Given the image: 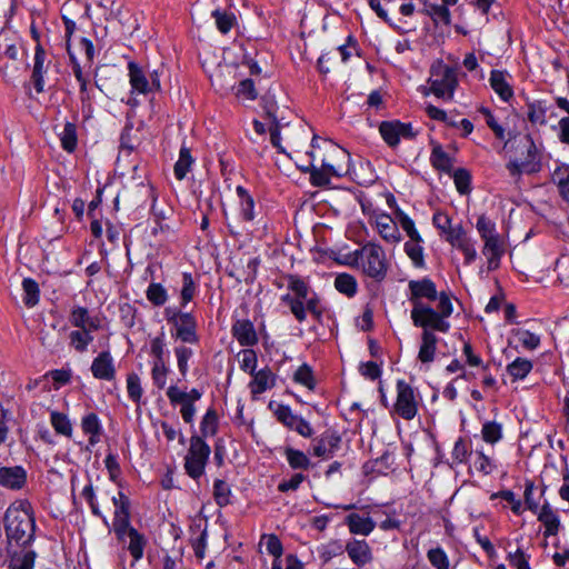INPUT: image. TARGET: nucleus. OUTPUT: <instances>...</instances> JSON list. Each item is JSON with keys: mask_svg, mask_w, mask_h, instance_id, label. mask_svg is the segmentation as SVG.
I'll return each mask as SVG.
<instances>
[{"mask_svg": "<svg viewBox=\"0 0 569 569\" xmlns=\"http://www.w3.org/2000/svg\"><path fill=\"white\" fill-rule=\"evenodd\" d=\"M408 288L413 326H432L438 332L447 333L450 330L448 319L453 312L450 297L445 291L438 293L435 282L429 278L410 280Z\"/></svg>", "mask_w": 569, "mask_h": 569, "instance_id": "obj_1", "label": "nucleus"}, {"mask_svg": "<svg viewBox=\"0 0 569 569\" xmlns=\"http://www.w3.org/2000/svg\"><path fill=\"white\" fill-rule=\"evenodd\" d=\"M308 154L310 161L307 166L301 167V170L310 172V181L313 186H327L332 177H340L346 172L343 163L348 160L349 154L329 140L313 137Z\"/></svg>", "mask_w": 569, "mask_h": 569, "instance_id": "obj_2", "label": "nucleus"}, {"mask_svg": "<svg viewBox=\"0 0 569 569\" xmlns=\"http://www.w3.org/2000/svg\"><path fill=\"white\" fill-rule=\"evenodd\" d=\"M7 548L31 547L36 523L31 506L27 501L12 503L4 515Z\"/></svg>", "mask_w": 569, "mask_h": 569, "instance_id": "obj_3", "label": "nucleus"}, {"mask_svg": "<svg viewBox=\"0 0 569 569\" xmlns=\"http://www.w3.org/2000/svg\"><path fill=\"white\" fill-rule=\"evenodd\" d=\"M476 229L483 242L481 252L487 259V268L489 271L496 270L505 253V242L497 231L496 223L482 214L477 220Z\"/></svg>", "mask_w": 569, "mask_h": 569, "instance_id": "obj_4", "label": "nucleus"}, {"mask_svg": "<svg viewBox=\"0 0 569 569\" xmlns=\"http://www.w3.org/2000/svg\"><path fill=\"white\" fill-rule=\"evenodd\" d=\"M355 264L368 277L381 281L386 278L388 262L386 252L377 243H367L355 251Z\"/></svg>", "mask_w": 569, "mask_h": 569, "instance_id": "obj_5", "label": "nucleus"}, {"mask_svg": "<svg viewBox=\"0 0 569 569\" xmlns=\"http://www.w3.org/2000/svg\"><path fill=\"white\" fill-rule=\"evenodd\" d=\"M428 84L425 94L432 93L443 101H451L458 87L456 70L442 61L435 62L430 68Z\"/></svg>", "mask_w": 569, "mask_h": 569, "instance_id": "obj_6", "label": "nucleus"}, {"mask_svg": "<svg viewBox=\"0 0 569 569\" xmlns=\"http://www.w3.org/2000/svg\"><path fill=\"white\" fill-rule=\"evenodd\" d=\"M211 449L200 437L193 436L190 439V447L184 457V469L189 477L197 480L206 469Z\"/></svg>", "mask_w": 569, "mask_h": 569, "instance_id": "obj_7", "label": "nucleus"}, {"mask_svg": "<svg viewBox=\"0 0 569 569\" xmlns=\"http://www.w3.org/2000/svg\"><path fill=\"white\" fill-rule=\"evenodd\" d=\"M395 412L406 420H411L418 412V400L410 385L403 380L397 382Z\"/></svg>", "mask_w": 569, "mask_h": 569, "instance_id": "obj_8", "label": "nucleus"}, {"mask_svg": "<svg viewBox=\"0 0 569 569\" xmlns=\"http://www.w3.org/2000/svg\"><path fill=\"white\" fill-rule=\"evenodd\" d=\"M522 142L527 156L525 159L513 160L508 163V169L511 174H519L521 172L531 173L539 170L538 149L531 136L526 134L522 138Z\"/></svg>", "mask_w": 569, "mask_h": 569, "instance_id": "obj_9", "label": "nucleus"}, {"mask_svg": "<svg viewBox=\"0 0 569 569\" xmlns=\"http://www.w3.org/2000/svg\"><path fill=\"white\" fill-rule=\"evenodd\" d=\"M114 505V518H113V530L120 540H123L126 536H129V530L134 529L130 526V511H129V499L122 492H118V496L112 497Z\"/></svg>", "mask_w": 569, "mask_h": 569, "instance_id": "obj_10", "label": "nucleus"}, {"mask_svg": "<svg viewBox=\"0 0 569 569\" xmlns=\"http://www.w3.org/2000/svg\"><path fill=\"white\" fill-rule=\"evenodd\" d=\"M129 82L133 92L147 94L161 89L160 80H150L146 71L136 62H129Z\"/></svg>", "mask_w": 569, "mask_h": 569, "instance_id": "obj_11", "label": "nucleus"}, {"mask_svg": "<svg viewBox=\"0 0 569 569\" xmlns=\"http://www.w3.org/2000/svg\"><path fill=\"white\" fill-rule=\"evenodd\" d=\"M288 288L292 292L293 298L303 299L307 309L317 317H320L321 311L318 309L319 299L312 293L308 284L296 276L288 277Z\"/></svg>", "mask_w": 569, "mask_h": 569, "instance_id": "obj_12", "label": "nucleus"}, {"mask_svg": "<svg viewBox=\"0 0 569 569\" xmlns=\"http://www.w3.org/2000/svg\"><path fill=\"white\" fill-rule=\"evenodd\" d=\"M379 131L383 140L391 147L397 146L401 138L409 139L415 136L411 124L400 121L381 122Z\"/></svg>", "mask_w": 569, "mask_h": 569, "instance_id": "obj_13", "label": "nucleus"}, {"mask_svg": "<svg viewBox=\"0 0 569 569\" xmlns=\"http://www.w3.org/2000/svg\"><path fill=\"white\" fill-rule=\"evenodd\" d=\"M376 230L380 237L389 243H399L401 233L397 226V220L383 212H377L372 216Z\"/></svg>", "mask_w": 569, "mask_h": 569, "instance_id": "obj_14", "label": "nucleus"}, {"mask_svg": "<svg viewBox=\"0 0 569 569\" xmlns=\"http://www.w3.org/2000/svg\"><path fill=\"white\" fill-rule=\"evenodd\" d=\"M277 418L289 429L295 430L300 436L309 438L312 436L310 423L303 418L292 413L289 407L280 406L276 412Z\"/></svg>", "mask_w": 569, "mask_h": 569, "instance_id": "obj_15", "label": "nucleus"}, {"mask_svg": "<svg viewBox=\"0 0 569 569\" xmlns=\"http://www.w3.org/2000/svg\"><path fill=\"white\" fill-rule=\"evenodd\" d=\"M422 328L421 343L418 352V359L422 363H430L435 360L438 338L435 335V328L432 326H417Z\"/></svg>", "mask_w": 569, "mask_h": 569, "instance_id": "obj_16", "label": "nucleus"}, {"mask_svg": "<svg viewBox=\"0 0 569 569\" xmlns=\"http://www.w3.org/2000/svg\"><path fill=\"white\" fill-rule=\"evenodd\" d=\"M49 64L50 60H48L44 49L38 44L34 51L31 76L34 89L38 93H41L44 90V74L48 71Z\"/></svg>", "mask_w": 569, "mask_h": 569, "instance_id": "obj_17", "label": "nucleus"}, {"mask_svg": "<svg viewBox=\"0 0 569 569\" xmlns=\"http://www.w3.org/2000/svg\"><path fill=\"white\" fill-rule=\"evenodd\" d=\"M9 555L8 569H33L37 553L31 547L7 548Z\"/></svg>", "mask_w": 569, "mask_h": 569, "instance_id": "obj_18", "label": "nucleus"}, {"mask_svg": "<svg viewBox=\"0 0 569 569\" xmlns=\"http://www.w3.org/2000/svg\"><path fill=\"white\" fill-rule=\"evenodd\" d=\"M91 372L96 379L110 381L116 377L113 358L109 351L100 352L91 363Z\"/></svg>", "mask_w": 569, "mask_h": 569, "instance_id": "obj_19", "label": "nucleus"}, {"mask_svg": "<svg viewBox=\"0 0 569 569\" xmlns=\"http://www.w3.org/2000/svg\"><path fill=\"white\" fill-rule=\"evenodd\" d=\"M173 326L177 331V338L187 343L198 342L196 333L197 323L190 313L174 316Z\"/></svg>", "mask_w": 569, "mask_h": 569, "instance_id": "obj_20", "label": "nucleus"}, {"mask_svg": "<svg viewBox=\"0 0 569 569\" xmlns=\"http://www.w3.org/2000/svg\"><path fill=\"white\" fill-rule=\"evenodd\" d=\"M70 323L81 330L96 331L100 328V320L90 315L89 310L81 306H74L69 316Z\"/></svg>", "mask_w": 569, "mask_h": 569, "instance_id": "obj_21", "label": "nucleus"}, {"mask_svg": "<svg viewBox=\"0 0 569 569\" xmlns=\"http://www.w3.org/2000/svg\"><path fill=\"white\" fill-rule=\"evenodd\" d=\"M340 443V437L335 433H325L312 442V453L316 457L329 459L333 456Z\"/></svg>", "mask_w": 569, "mask_h": 569, "instance_id": "obj_22", "label": "nucleus"}, {"mask_svg": "<svg viewBox=\"0 0 569 569\" xmlns=\"http://www.w3.org/2000/svg\"><path fill=\"white\" fill-rule=\"evenodd\" d=\"M510 76L506 71L492 70L490 72L489 82L492 90L503 101H509L513 97V89L509 81Z\"/></svg>", "mask_w": 569, "mask_h": 569, "instance_id": "obj_23", "label": "nucleus"}, {"mask_svg": "<svg viewBox=\"0 0 569 569\" xmlns=\"http://www.w3.org/2000/svg\"><path fill=\"white\" fill-rule=\"evenodd\" d=\"M346 551L357 566H365L372 559L371 549L365 540H350L346 545Z\"/></svg>", "mask_w": 569, "mask_h": 569, "instance_id": "obj_24", "label": "nucleus"}, {"mask_svg": "<svg viewBox=\"0 0 569 569\" xmlns=\"http://www.w3.org/2000/svg\"><path fill=\"white\" fill-rule=\"evenodd\" d=\"M81 429L83 433L89 437V447H93L98 442H100V438L102 435V425L96 413L90 412L82 417Z\"/></svg>", "mask_w": 569, "mask_h": 569, "instance_id": "obj_25", "label": "nucleus"}, {"mask_svg": "<svg viewBox=\"0 0 569 569\" xmlns=\"http://www.w3.org/2000/svg\"><path fill=\"white\" fill-rule=\"evenodd\" d=\"M26 482V471L21 467L0 468V483L10 489H20Z\"/></svg>", "mask_w": 569, "mask_h": 569, "instance_id": "obj_26", "label": "nucleus"}, {"mask_svg": "<svg viewBox=\"0 0 569 569\" xmlns=\"http://www.w3.org/2000/svg\"><path fill=\"white\" fill-rule=\"evenodd\" d=\"M346 523L351 533L361 536H368L376 527L375 521L370 517H362L358 513L348 515Z\"/></svg>", "mask_w": 569, "mask_h": 569, "instance_id": "obj_27", "label": "nucleus"}, {"mask_svg": "<svg viewBox=\"0 0 569 569\" xmlns=\"http://www.w3.org/2000/svg\"><path fill=\"white\" fill-rule=\"evenodd\" d=\"M538 520L545 526V536H556L560 528V519L549 503H545L538 512Z\"/></svg>", "mask_w": 569, "mask_h": 569, "instance_id": "obj_28", "label": "nucleus"}, {"mask_svg": "<svg viewBox=\"0 0 569 569\" xmlns=\"http://www.w3.org/2000/svg\"><path fill=\"white\" fill-rule=\"evenodd\" d=\"M239 198V216L244 222H252L256 218L254 201L248 191L242 187L238 186L236 189Z\"/></svg>", "mask_w": 569, "mask_h": 569, "instance_id": "obj_29", "label": "nucleus"}, {"mask_svg": "<svg viewBox=\"0 0 569 569\" xmlns=\"http://www.w3.org/2000/svg\"><path fill=\"white\" fill-rule=\"evenodd\" d=\"M552 182L563 200L569 201V164L561 163L552 172Z\"/></svg>", "mask_w": 569, "mask_h": 569, "instance_id": "obj_30", "label": "nucleus"}, {"mask_svg": "<svg viewBox=\"0 0 569 569\" xmlns=\"http://www.w3.org/2000/svg\"><path fill=\"white\" fill-rule=\"evenodd\" d=\"M430 161L436 169L445 172H450L453 166V159L441 148L440 144L433 146Z\"/></svg>", "mask_w": 569, "mask_h": 569, "instance_id": "obj_31", "label": "nucleus"}, {"mask_svg": "<svg viewBox=\"0 0 569 569\" xmlns=\"http://www.w3.org/2000/svg\"><path fill=\"white\" fill-rule=\"evenodd\" d=\"M284 457L292 469L308 470L311 467L309 457L301 450L288 447Z\"/></svg>", "mask_w": 569, "mask_h": 569, "instance_id": "obj_32", "label": "nucleus"}, {"mask_svg": "<svg viewBox=\"0 0 569 569\" xmlns=\"http://www.w3.org/2000/svg\"><path fill=\"white\" fill-rule=\"evenodd\" d=\"M422 12L429 16L436 24L443 23L448 26L450 23V11L445 3H425Z\"/></svg>", "mask_w": 569, "mask_h": 569, "instance_id": "obj_33", "label": "nucleus"}, {"mask_svg": "<svg viewBox=\"0 0 569 569\" xmlns=\"http://www.w3.org/2000/svg\"><path fill=\"white\" fill-rule=\"evenodd\" d=\"M421 240H413L410 239L405 243L403 249L406 254L409 257V259L412 261L413 266L417 268H423L425 267V254H423V248L421 246Z\"/></svg>", "mask_w": 569, "mask_h": 569, "instance_id": "obj_34", "label": "nucleus"}, {"mask_svg": "<svg viewBox=\"0 0 569 569\" xmlns=\"http://www.w3.org/2000/svg\"><path fill=\"white\" fill-rule=\"evenodd\" d=\"M70 346L78 352H84L88 346L93 341L92 331L73 330L69 335Z\"/></svg>", "mask_w": 569, "mask_h": 569, "instance_id": "obj_35", "label": "nucleus"}, {"mask_svg": "<svg viewBox=\"0 0 569 569\" xmlns=\"http://www.w3.org/2000/svg\"><path fill=\"white\" fill-rule=\"evenodd\" d=\"M281 301L286 303L291 313L299 322H303L307 318V309L306 301L303 299L293 298L291 293L283 295L281 297Z\"/></svg>", "mask_w": 569, "mask_h": 569, "instance_id": "obj_36", "label": "nucleus"}, {"mask_svg": "<svg viewBox=\"0 0 569 569\" xmlns=\"http://www.w3.org/2000/svg\"><path fill=\"white\" fill-rule=\"evenodd\" d=\"M193 161L190 150L187 147H181L179 159L174 164V176L178 180H182L187 176L193 164Z\"/></svg>", "mask_w": 569, "mask_h": 569, "instance_id": "obj_37", "label": "nucleus"}, {"mask_svg": "<svg viewBox=\"0 0 569 569\" xmlns=\"http://www.w3.org/2000/svg\"><path fill=\"white\" fill-rule=\"evenodd\" d=\"M273 386V375L270 370H260L253 376L251 390L253 393H262Z\"/></svg>", "mask_w": 569, "mask_h": 569, "instance_id": "obj_38", "label": "nucleus"}, {"mask_svg": "<svg viewBox=\"0 0 569 569\" xmlns=\"http://www.w3.org/2000/svg\"><path fill=\"white\" fill-rule=\"evenodd\" d=\"M547 106L543 101H535L528 106V120L532 124L545 126L547 123Z\"/></svg>", "mask_w": 569, "mask_h": 569, "instance_id": "obj_39", "label": "nucleus"}, {"mask_svg": "<svg viewBox=\"0 0 569 569\" xmlns=\"http://www.w3.org/2000/svg\"><path fill=\"white\" fill-rule=\"evenodd\" d=\"M50 422L57 433L68 438L72 436V425L64 413L52 411L50 415Z\"/></svg>", "mask_w": 569, "mask_h": 569, "instance_id": "obj_40", "label": "nucleus"}, {"mask_svg": "<svg viewBox=\"0 0 569 569\" xmlns=\"http://www.w3.org/2000/svg\"><path fill=\"white\" fill-rule=\"evenodd\" d=\"M532 370V362L525 358H517L507 367V372L516 380L523 379Z\"/></svg>", "mask_w": 569, "mask_h": 569, "instance_id": "obj_41", "label": "nucleus"}, {"mask_svg": "<svg viewBox=\"0 0 569 569\" xmlns=\"http://www.w3.org/2000/svg\"><path fill=\"white\" fill-rule=\"evenodd\" d=\"M233 335L242 346L252 345L256 340L252 326L246 321L237 322L233 326Z\"/></svg>", "mask_w": 569, "mask_h": 569, "instance_id": "obj_42", "label": "nucleus"}, {"mask_svg": "<svg viewBox=\"0 0 569 569\" xmlns=\"http://www.w3.org/2000/svg\"><path fill=\"white\" fill-rule=\"evenodd\" d=\"M62 148L72 152L77 148L78 137L76 126L71 122H67L63 130L59 134Z\"/></svg>", "mask_w": 569, "mask_h": 569, "instance_id": "obj_43", "label": "nucleus"}, {"mask_svg": "<svg viewBox=\"0 0 569 569\" xmlns=\"http://www.w3.org/2000/svg\"><path fill=\"white\" fill-rule=\"evenodd\" d=\"M201 396L198 389H191L189 392L180 390L177 386H170L167 389V397L172 406L181 405L188 397L200 399Z\"/></svg>", "mask_w": 569, "mask_h": 569, "instance_id": "obj_44", "label": "nucleus"}, {"mask_svg": "<svg viewBox=\"0 0 569 569\" xmlns=\"http://www.w3.org/2000/svg\"><path fill=\"white\" fill-rule=\"evenodd\" d=\"M512 335L517 338L522 348L527 350H535L540 345V337L526 329H515Z\"/></svg>", "mask_w": 569, "mask_h": 569, "instance_id": "obj_45", "label": "nucleus"}, {"mask_svg": "<svg viewBox=\"0 0 569 569\" xmlns=\"http://www.w3.org/2000/svg\"><path fill=\"white\" fill-rule=\"evenodd\" d=\"M396 220L397 224L399 223L403 231L407 233V236L410 239L413 240H421V236L419 234L418 230L416 229L413 220L405 213L402 210L397 209L396 212Z\"/></svg>", "mask_w": 569, "mask_h": 569, "instance_id": "obj_46", "label": "nucleus"}, {"mask_svg": "<svg viewBox=\"0 0 569 569\" xmlns=\"http://www.w3.org/2000/svg\"><path fill=\"white\" fill-rule=\"evenodd\" d=\"M22 288L24 291L23 302L27 307L32 308L39 302V286L30 278H26L22 281Z\"/></svg>", "mask_w": 569, "mask_h": 569, "instance_id": "obj_47", "label": "nucleus"}, {"mask_svg": "<svg viewBox=\"0 0 569 569\" xmlns=\"http://www.w3.org/2000/svg\"><path fill=\"white\" fill-rule=\"evenodd\" d=\"M129 546L128 549L133 557L134 560H139L143 556V549L146 545V540L141 533H139L136 529L129 530Z\"/></svg>", "mask_w": 569, "mask_h": 569, "instance_id": "obj_48", "label": "nucleus"}, {"mask_svg": "<svg viewBox=\"0 0 569 569\" xmlns=\"http://www.w3.org/2000/svg\"><path fill=\"white\" fill-rule=\"evenodd\" d=\"M335 287L339 292L348 297H352L357 292V281L348 273L339 274L335 280Z\"/></svg>", "mask_w": 569, "mask_h": 569, "instance_id": "obj_49", "label": "nucleus"}, {"mask_svg": "<svg viewBox=\"0 0 569 569\" xmlns=\"http://www.w3.org/2000/svg\"><path fill=\"white\" fill-rule=\"evenodd\" d=\"M482 439L495 445L502 438V427L495 421L485 422L481 429Z\"/></svg>", "mask_w": 569, "mask_h": 569, "instance_id": "obj_50", "label": "nucleus"}, {"mask_svg": "<svg viewBox=\"0 0 569 569\" xmlns=\"http://www.w3.org/2000/svg\"><path fill=\"white\" fill-rule=\"evenodd\" d=\"M147 299L154 306H163L168 300L167 290L162 284L152 282L146 291Z\"/></svg>", "mask_w": 569, "mask_h": 569, "instance_id": "obj_51", "label": "nucleus"}, {"mask_svg": "<svg viewBox=\"0 0 569 569\" xmlns=\"http://www.w3.org/2000/svg\"><path fill=\"white\" fill-rule=\"evenodd\" d=\"M168 373L169 367L166 362H152L151 378L153 385L158 389H163L166 387Z\"/></svg>", "mask_w": 569, "mask_h": 569, "instance_id": "obj_52", "label": "nucleus"}, {"mask_svg": "<svg viewBox=\"0 0 569 569\" xmlns=\"http://www.w3.org/2000/svg\"><path fill=\"white\" fill-rule=\"evenodd\" d=\"M212 17L216 20V26H217L218 30L222 33H228L231 30V28L233 27L234 21H236V17L233 13H227V12H222L220 10H214L212 12Z\"/></svg>", "mask_w": 569, "mask_h": 569, "instance_id": "obj_53", "label": "nucleus"}, {"mask_svg": "<svg viewBox=\"0 0 569 569\" xmlns=\"http://www.w3.org/2000/svg\"><path fill=\"white\" fill-rule=\"evenodd\" d=\"M127 391H128V396L129 398L138 403L142 397V387H141V381H140V378L137 373H129L128 377H127Z\"/></svg>", "mask_w": 569, "mask_h": 569, "instance_id": "obj_54", "label": "nucleus"}, {"mask_svg": "<svg viewBox=\"0 0 569 569\" xmlns=\"http://www.w3.org/2000/svg\"><path fill=\"white\" fill-rule=\"evenodd\" d=\"M213 496L219 506H227L230 503L231 489L224 481L216 480L213 485Z\"/></svg>", "mask_w": 569, "mask_h": 569, "instance_id": "obj_55", "label": "nucleus"}, {"mask_svg": "<svg viewBox=\"0 0 569 569\" xmlns=\"http://www.w3.org/2000/svg\"><path fill=\"white\" fill-rule=\"evenodd\" d=\"M196 293V283L192 279L191 273L184 272L182 276V289H181V303L186 306L189 303Z\"/></svg>", "mask_w": 569, "mask_h": 569, "instance_id": "obj_56", "label": "nucleus"}, {"mask_svg": "<svg viewBox=\"0 0 569 569\" xmlns=\"http://www.w3.org/2000/svg\"><path fill=\"white\" fill-rule=\"evenodd\" d=\"M218 418L214 410H208L202 418L200 430L204 437L213 436L217 431Z\"/></svg>", "mask_w": 569, "mask_h": 569, "instance_id": "obj_57", "label": "nucleus"}, {"mask_svg": "<svg viewBox=\"0 0 569 569\" xmlns=\"http://www.w3.org/2000/svg\"><path fill=\"white\" fill-rule=\"evenodd\" d=\"M427 557L436 569H449V559L441 548L430 549Z\"/></svg>", "mask_w": 569, "mask_h": 569, "instance_id": "obj_58", "label": "nucleus"}, {"mask_svg": "<svg viewBox=\"0 0 569 569\" xmlns=\"http://www.w3.org/2000/svg\"><path fill=\"white\" fill-rule=\"evenodd\" d=\"M174 353L179 371L182 377H186L188 372V361L192 357L193 352L190 348L180 346L174 349Z\"/></svg>", "mask_w": 569, "mask_h": 569, "instance_id": "obj_59", "label": "nucleus"}, {"mask_svg": "<svg viewBox=\"0 0 569 569\" xmlns=\"http://www.w3.org/2000/svg\"><path fill=\"white\" fill-rule=\"evenodd\" d=\"M236 96L242 100H254L257 98V90L252 80L244 79L240 81L236 90Z\"/></svg>", "mask_w": 569, "mask_h": 569, "instance_id": "obj_60", "label": "nucleus"}, {"mask_svg": "<svg viewBox=\"0 0 569 569\" xmlns=\"http://www.w3.org/2000/svg\"><path fill=\"white\" fill-rule=\"evenodd\" d=\"M470 174L465 169H458L453 172L456 188L461 194H466L470 191Z\"/></svg>", "mask_w": 569, "mask_h": 569, "instance_id": "obj_61", "label": "nucleus"}, {"mask_svg": "<svg viewBox=\"0 0 569 569\" xmlns=\"http://www.w3.org/2000/svg\"><path fill=\"white\" fill-rule=\"evenodd\" d=\"M432 222L445 238L449 234L450 230L455 229V224H452L450 217L440 211L433 214Z\"/></svg>", "mask_w": 569, "mask_h": 569, "instance_id": "obj_62", "label": "nucleus"}, {"mask_svg": "<svg viewBox=\"0 0 569 569\" xmlns=\"http://www.w3.org/2000/svg\"><path fill=\"white\" fill-rule=\"evenodd\" d=\"M295 380L310 390L315 387L312 370L307 365H302L298 368L295 373Z\"/></svg>", "mask_w": 569, "mask_h": 569, "instance_id": "obj_63", "label": "nucleus"}, {"mask_svg": "<svg viewBox=\"0 0 569 569\" xmlns=\"http://www.w3.org/2000/svg\"><path fill=\"white\" fill-rule=\"evenodd\" d=\"M469 455L470 448L468 443L462 439L457 440L451 452L453 461L457 463H462L467 461Z\"/></svg>", "mask_w": 569, "mask_h": 569, "instance_id": "obj_64", "label": "nucleus"}]
</instances>
